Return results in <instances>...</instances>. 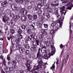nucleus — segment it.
Instances as JSON below:
<instances>
[{"instance_id":"3","label":"nucleus","mask_w":73,"mask_h":73,"mask_svg":"<svg viewBox=\"0 0 73 73\" xmlns=\"http://www.w3.org/2000/svg\"><path fill=\"white\" fill-rule=\"evenodd\" d=\"M34 67H35V70H38L39 68L41 70H43L44 69V66L42 65L41 62H39L38 65L37 66H34Z\"/></svg>"},{"instance_id":"46","label":"nucleus","mask_w":73,"mask_h":73,"mask_svg":"<svg viewBox=\"0 0 73 73\" xmlns=\"http://www.w3.org/2000/svg\"><path fill=\"white\" fill-rule=\"evenodd\" d=\"M39 38H40V39H42L43 38H44V35L43 34H40V36H39Z\"/></svg>"},{"instance_id":"18","label":"nucleus","mask_w":73,"mask_h":73,"mask_svg":"<svg viewBox=\"0 0 73 73\" xmlns=\"http://www.w3.org/2000/svg\"><path fill=\"white\" fill-rule=\"evenodd\" d=\"M27 26V24H23L21 26V28L22 29H25Z\"/></svg>"},{"instance_id":"52","label":"nucleus","mask_w":73,"mask_h":73,"mask_svg":"<svg viewBox=\"0 0 73 73\" xmlns=\"http://www.w3.org/2000/svg\"><path fill=\"white\" fill-rule=\"evenodd\" d=\"M9 54L7 55V59L8 61H9V60H10V59H11V57H10V56H9Z\"/></svg>"},{"instance_id":"17","label":"nucleus","mask_w":73,"mask_h":73,"mask_svg":"<svg viewBox=\"0 0 73 73\" xmlns=\"http://www.w3.org/2000/svg\"><path fill=\"white\" fill-rule=\"evenodd\" d=\"M25 10V8H22L21 9H20L19 10V12L20 14H21L22 15V14L23 13L24 11V10Z\"/></svg>"},{"instance_id":"58","label":"nucleus","mask_w":73,"mask_h":73,"mask_svg":"<svg viewBox=\"0 0 73 73\" xmlns=\"http://www.w3.org/2000/svg\"><path fill=\"white\" fill-rule=\"evenodd\" d=\"M28 9H31V8H32V6L30 5L28 7Z\"/></svg>"},{"instance_id":"30","label":"nucleus","mask_w":73,"mask_h":73,"mask_svg":"<svg viewBox=\"0 0 73 73\" xmlns=\"http://www.w3.org/2000/svg\"><path fill=\"white\" fill-rule=\"evenodd\" d=\"M3 64L5 66L7 65V62L5 61V60L4 58L2 61Z\"/></svg>"},{"instance_id":"20","label":"nucleus","mask_w":73,"mask_h":73,"mask_svg":"<svg viewBox=\"0 0 73 73\" xmlns=\"http://www.w3.org/2000/svg\"><path fill=\"white\" fill-rule=\"evenodd\" d=\"M19 51L20 52L23 53V52H24L25 51V48L23 47H21L19 49Z\"/></svg>"},{"instance_id":"8","label":"nucleus","mask_w":73,"mask_h":73,"mask_svg":"<svg viewBox=\"0 0 73 73\" xmlns=\"http://www.w3.org/2000/svg\"><path fill=\"white\" fill-rule=\"evenodd\" d=\"M32 63V61L31 60H27L26 65L28 67H31V64Z\"/></svg>"},{"instance_id":"62","label":"nucleus","mask_w":73,"mask_h":73,"mask_svg":"<svg viewBox=\"0 0 73 73\" xmlns=\"http://www.w3.org/2000/svg\"><path fill=\"white\" fill-rule=\"evenodd\" d=\"M39 46H40V48H41V47H42L43 45H42V44L41 43H40Z\"/></svg>"},{"instance_id":"45","label":"nucleus","mask_w":73,"mask_h":73,"mask_svg":"<svg viewBox=\"0 0 73 73\" xmlns=\"http://www.w3.org/2000/svg\"><path fill=\"white\" fill-rule=\"evenodd\" d=\"M65 7L64 6H62V7L61 8H60V9L62 10V11H65Z\"/></svg>"},{"instance_id":"13","label":"nucleus","mask_w":73,"mask_h":73,"mask_svg":"<svg viewBox=\"0 0 73 73\" xmlns=\"http://www.w3.org/2000/svg\"><path fill=\"white\" fill-rule=\"evenodd\" d=\"M16 5H17L16 4L12 5L11 6V8L12 9H13V10H16V8H17Z\"/></svg>"},{"instance_id":"38","label":"nucleus","mask_w":73,"mask_h":73,"mask_svg":"<svg viewBox=\"0 0 73 73\" xmlns=\"http://www.w3.org/2000/svg\"><path fill=\"white\" fill-rule=\"evenodd\" d=\"M33 18L34 19H35V20H36V19H37V16L36 15L34 14L33 15Z\"/></svg>"},{"instance_id":"49","label":"nucleus","mask_w":73,"mask_h":73,"mask_svg":"<svg viewBox=\"0 0 73 73\" xmlns=\"http://www.w3.org/2000/svg\"><path fill=\"white\" fill-rule=\"evenodd\" d=\"M33 54H30L28 56V57L29 58H33Z\"/></svg>"},{"instance_id":"24","label":"nucleus","mask_w":73,"mask_h":73,"mask_svg":"<svg viewBox=\"0 0 73 73\" xmlns=\"http://www.w3.org/2000/svg\"><path fill=\"white\" fill-rule=\"evenodd\" d=\"M55 33V31H54L53 29L50 31V35H52V37H53V35Z\"/></svg>"},{"instance_id":"54","label":"nucleus","mask_w":73,"mask_h":73,"mask_svg":"<svg viewBox=\"0 0 73 73\" xmlns=\"http://www.w3.org/2000/svg\"><path fill=\"white\" fill-rule=\"evenodd\" d=\"M9 70L10 72H12L13 70V68L12 67L9 68Z\"/></svg>"},{"instance_id":"29","label":"nucleus","mask_w":73,"mask_h":73,"mask_svg":"<svg viewBox=\"0 0 73 73\" xmlns=\"http://www.w3.org/2000/svg\"><path fill=\"white\" fill-rule=\"evenodd\" d=\"M27 15V11L25 10L22 15Z\"/></svg>"},{"instance_id":"23","label":"nucleus","mask_w":73,"mask_h":73,"mask_svg":"<svg viewBox=\"0 0 73 73\" xmlns=\"http://www.w3.org/2000/svg\"><path fill=\"white\" fill-rule=\"evenodd\" d=\"M21 19L23 21H27V18L25 16H22L21 17Z\"/></svg>"},{"instance_id":"4","label":"nucleus","mask_w":73,"mask_h":73,"mask_svg":"<svg viewBox=\"0 0 73 73\" xmlns=\"http://www.w3.org/2000/svg\"><path fill=\"white\" fill-rule=\"evenodd\" d=\"M54 12H55V15H57V19H59L61 17L60 15V14H58V10L57 8H55L54 9Z\"/></svg>"},{"instance_id":"60","label":"nucleus","mask_w":73,"mask_h":73,"mask_svg":"<svg viewBox=\"0 0 73 73\" xmlns=\"http://www.w3.org/2000/svg\"><path fill=\"white\" fill-rule=\"evenodd\" d=\"M64 46H63L62 44H61L60 45V47L61 49L63 48V47Z\"/></svg>"},{"instance_id":"35","label":"nucleus","mask_w":73,"mask_h":73,"mask_svg":"<svg viewBox=\"0 0 73 73\" xmlns=\"http://www.w3.org/2000/svg\"><path fill=\"white\" fill-rule=\"evenodd\" d=\"M49 4H46V5H44V8L45 9H48V8H49Z\"/></svg>"},{"instance_id":"1","label":"nucleus","mask_w":73,"mask_h":73,"mask_svg":"<svg viewBox=\"0 0 73 73\" xmlns=\"http://www.w3.org/2000/svg\"><path fill=\"white\" fill-rule=\"evenodd\" d=\"M62 21L61 19H59V20L56 21L52 22L51 24V27L53 28L55 27V25H56V27H61L62 25Z\"/></svg>"},{"instance_id":"21","label":"nucleus","mask_w":73,"mask_h":73,"mask_svg":"<svg viewBox=\"0 0 73 73\" xmlns=\"http://www.w3.org/2000/svg\"><path fill=\"white\" fill-rule=\"evenodd\" d=\"M27 16L29 20H32V19H33V16H32V15L30 14H28L27 15Z\"/></svg>"},{"instance_id":"40","label":"nucleus","mask_w":73,"mask_h":73,"mask_svg":"<svg viewBox=\"0 0 73 73\" xmlns=\"http://www.w3.org/2000/svg\"><path fill=\"white\" fill-rule=\"evenodd\" d=\"M2 21L4 23H5L6 21H6V16L3 17Z\"/></svg>"},{"instance_id":"34","label":"nucleus","mask_w":73,"mask_h":73,"mask_svg":"<svg viewBox=\"0 0 73 73\" xmlns=\"http://www.w3.org/2000/svg\"><path fill=\"white\" fill-rule=\"evenodd\" d=\"M30 40L32 42H33V43H34V42H35V38L33 37H31V38H30Z\"/></svg>"},{"instance_id":"53","label":"nucleus","mask_w":73,"mask_h":73,"mask_svg":"<svg viewBox=\"0 0 73 73\" xmlns=\"http://www.w3.org/2000/svg\"><path fill=\"white\" fill-rule=\"evenodd\" d=\"M55 68V66L54 64H53L52 66L50 67V69H54Z\"/></svg>"},{"instance_id":"14","label":"nucleus","mask_w":73,"mask_h":73,"mask_svg":"<svg viewBox=\"0 0 73 73\" xmlns=\"http://www.w3.org/2000/svg\"><path fill=\"white\" fill-rule=\"evenodd\" d=\"M36 43L35 44H34V46H36L37 47V46H38L39 45V41L38 40H35Z\"/></svg>"},{"instance_id":"57","label":"nucleus","mask_w":73,"mask_h":73,"mask_svg":"<svg viewBox=\"0 0 73 73\" xmlns=\"http://www.w3.org/2000/svg\"><path fill=\"white\" fill-rule=\"evenodd\" d=\"M6 1H7V3H9V4H11V3H12V1L9 0H7Z\"/></svg>"},{"instance_id":"51","label":"nucleus","mask_w":73,"mask_h":73,"mask_svg":"<svg viewBox=\"0 0 73 73\" xmlns=\"http://www.w3.org/2000/svg\"><path fill=\"white\" fill-rule=\"evenodd\" d=\"M1 16L3 17H6V15H5V13H2Z\"/></svg>"},{"instance_id":"44","label":"nucleus","mask_w":73,"mask_h":73,"mask_svg":"<svg viewBox=\"0 0 73 73\" xmlns=\"http://www.w3.org/2000/svg\"><path fill=\"white\" fill-rule=\"evenodd\" d=\"M41 7L42 6L41 5V4L40 3L38 4L37 5V7L39 9H40V8H41Z\"/></svg>"},{"instance_id":"31","label":"nucleus","mask_w":73,"mask_h":73,"mask_svg":"<svg viewBox=\"0 0 73 73\" xmlns=\"http://www.w3.org/2000/svg\"><path fill=\"white\" fill-rule=\"evenodd\" d=\"M23 32V31L21 29H19L17 31V33L18 34L20 35Z\"/></svg>"},{"instance_id":"26","label":"nucleus","mask_w":73,"mask_h":73,"mask_svg":"<svg viewBox=\"0 0 73 73\" xmlns=\"http://www.w3.org/2000/svg\"><path fill=\"white\" fill-rule=\"evenodd\" d=\"M35 48L34 46H33V47H31L30 48V50L32 51V52H34L35 50Z\"/></svg>"},{"instance_id":"2","label":"nucleus","mask_w":73,"mask_h":73,"mask_svg":"<svg viewBox=\"0 0 73 73\" xmlns=\"http://www.w3.org/2000/svg\"><path fill=\"white\" fill-rule=\"evenodd\" d=\"M52 42L49 41H46L45 42V44L47 46H49L50 45V47L52 49V53H55L56 51V49L53 46L54 43H52Z\"/></svg>"},{"instance_id":"10","label":"nucleus","mask_w":73,"mask_h":73,"mask_svg":"<svg viewBox=\"0 0 73 73\" xmlns=\"http://www.w3.org/2000/svg\"><path fill=\"white\" fill-rule=\"evenodd\" d=\"M42 55L40 52H37L36 54V58H38L40 60H41V58H42Z\"/></svg>"},{"instance_id":"6","label":"nucleus","mask_w":73,"mask_h":73,"mask_svg":"<svg viewBox=\"0 0 73 73\" xmlns=\"http://www.w3.org/2000/svg\"><path fill=\"white\" fill-rule=\"evenodd\" d=\"M50 55L49 54H47L44 55L43 56V58L44 59H45L46 60H48V58H50Z\"/></svg>"},{"instance_id":"9","label":"nucleus","mask_w":73,"mask_h":73,"mask_svg":"<svg viewBox=\"0 0 73 73\" xmlns=\"http://www.w3.org/2000/svg\"><path fill=\"white\" fill-rule=\"evenodd\" d=\"M8 4V1H5L1 3V6L3 7H5L7 6V4Z\"/></svg>"},{"instance_id":"43","label":"nucleus","mask_w":73,"mask_h":73,"mask_svg":"<svg viewBox=\"0 0 73 73\" xmlns=\"http://www.w3.org/2000/svg\"><path fill=\"white\" fill-rule=\"evenodd\" d=\"M39 9L37 7H35L33 8V9L34 10H35V11H37Z\"/></svg>"},{"instance_id":"28","label":"nucleus","mask_w":73,"mask_h":73,"mask_svg":"<svg viewBox=\"0 0 73 73\" xmlns=\"http://www.w3.org/2000/svg\"><path fill=\"white\" fill-rule=\"evenodd\" d=\"M27 69H26L25 70V72H28L29 71H30V70L31 69V67L27 66Z\"/></svg>"},{"instance_id":"25","label":"nucleus","mask_w":73,"mask_h":73,"mask_svg":"<svg viewBox=\"0 0 73 73\" xmlns=\"http://www.w3.org/2000/svg\"><path fill=\"white\" fill-rule=\"evenodd\" d=\"M10 32L12 34V35H13L15 33V30L13 29H10Z\"/></svg>"},{"instance_id":"56","label":"nucleus","mask_w":73,"mask_h":73,"mask_svg":"<svg viewBox=\"0 0 73 73\" xmlns=\"http://www.w3.org/2000/svg\"><path fill=\"white\" fill-rule=\"evenodd\" d=\"M12 63L13 64H16V63H17V62H16V60H14L12 62Z\"/></svg>"},{"instance_id":"12","label":"nucleus","mask_w":73,"mask_h":73,"mask_svg":"<svg viewBox=\"0 0 73 73\" xmlns=\"http://www.w3.org/2000/svg\"><path fill=\"white\" fill-rule=\"evenodd\" d=\"M46 29H42L41 30V33L44 36H45V35H47L48 33L46 31Z\"/></svg>"},{"instance_id":"27","label":"nucleus","mask_w":73,"mask_h":73,"mask_svg":"<svg viewBox=\"0 0 73 73\" xmlns=\"http://www.w3.org/2000/svg\"><path fill=\"white\" fill-rule=\"evenodd\" d=\"M15 17V19L16 20H18V19L20 18V15H16L15 16V17Z\"/></svg>"},{"instance_id":"37","label":"nucleus","mask_w":73,"mask_h":73,"mask_svg":"<svg viewBox=\"0 0 73 73\" xmlns=\"http://www.w3.org/2000/svg\"><path fill=\"white\" fill-rule=\"evenodd\" d=\"M30 53V51L29 50H27L25 51V54L26 55H28Z\"/></svg>"},{"instance_id":"39","label":"nucleus","mask_w":73,"mask_h":73,"mask_svg":"<svg viewBox=\"0 0 73 73\" xmlns=\"http://www.w3.org/2000/svg\"><path fill=\"white\" fill-rule=\"evenodd\" d=\"M37 13H42V10L40 9H39L37 11Z\"/></svg>"},{"instance_id":"64","label":"nucleus","mask_w":73,"mask_h":73,"mask_svg":"<svg viewBox=\"0 0 73 73\" xmlns=\"http://www.w3.org/2000/svg\"><path fill=\"white\" fill-rule=\"evenodd\" d=\"M19 72H20V73H25V72H24V71H22V70H20V71H19Z\"/></svg>"},{"instance_id":"50","label":"nucleus","mask_w":73,"mask_h":73,"mask_svg":"<svg viewBox=\"0 0 73 73\" xmlns=\"http://www.w3.org/2000/svg\"><path fill=\"white\" fill-rule=\"evenodd\" d=\"M36 68H34V69L31 70V71L29 73H33V72H35V70H36Z\"/></svg>"},{"instance_id":"42","label":"nucleus","mask_w":73,"mask_h":73,"mask_svg":"<svg viewBox=\"0 0 73 73\" xmlns=\"http://www.w3.org/2000/svg\"><path fill=\"white\" fill-rule=\"evenodd\" d=\"M20 41V39H17L15 40V42L16 43V44H19Z\"/></svg>"},{"instance_id":"63","label":"nucleus","mask_w":73,"mask_h":73,"mask_svg":"<svg viewBox=\"0 0 73 73\" xmlns=\"http://www.w3.org/2000/svg\"><path fill=\"white\" fill-rule=\"evenodd\" d=\"M16 2L18 3H20V2L21 0H16Z\"/></svg>"},{"instance_id":"59","label":"nucleus","mask_w":73,"mask_h":73,"mask_svg":"<svg viewBox=\"0 0 73 73\" xmlns=\"http://www.w3.org/2000/svg\"><path fill=\"white\" fill-rule=\"evenodd\" d=\"M14 22H15V21L14 20H11L10 21V23L11 24H13Z\"/></svg>"},{"instance_id":"61","label":"nucleus","mask_w":73,"mask_h":73,"mask_svg":"<svg viewBox=\"0 0 73 73\" xmlns=\"http://www.w3.org/2000/svg\"><path fill=\"white\" fill-rule=\"evenodd\" d=\"M10 38H11V40L12 41V40L13 38V37L11 35H10Z\"/></svg>"},{"instance_id":"7","label":"nucleus","mask_w":73,"mask_h":73,"mask_svg":"<svg viewBox=\"0 0 73 73\" xmlns=\"http://www.w3.org/2000/svg\"><path fill=\"white\" fill-rule=\"evenodd\" d=\"M15 38H17L19 40H21L23 38V35H16L15 36Z\"/></svg>"},{"instance_id":"15","label":"nucleus","mask_w":73,"mask_h":73,"mask_svg":"<svg viewBox=\"0 0 73 73\" xmlns=\"http://www.w3.org/2000/svg\"><path fill=\"white\" fill-rule=\"evenodd\" d=\"M51 5V7L50 8L51 9H56V6L54 4L51 3L50 4Z\"/></svg>"},{"instance_id":"11","label":"nucleus","mask_w":73,"mask_h":73,"mask_svg":"<svg viewBox=\"0 0 73 73\" xmlns=\"http://www.w3.org/2000/svg\"><path fill=\"white\" fill-rule=\"evenodd\" d=\"M46 50V46H43L41 48V51L42 53H45Z\"/></svg>"},{"instance_id":"36","label":"nucleus","mask_w":73,"mask_h":73,"mask_svg":"<svg viewBox=\"0 0 73 73\" xmlns=\"http://www.w3.org/2000/svg\"><path fill=\"white\" fill-rule=\"evenodd\" d=\"M20 56L18 55H16L15 57V60H17V61H18V60H19V59H20Z\"/></svg>"},{"instance_id":"48","label":"nucleus","mask_w":73,"mask_h":73,"mask_svg":"<svg viewBox=\"0 0 73 73\" xmlns=\"http://www.w3.org/2000/svg\"><path fill=\"white\" fill-rule=\"evenodd\" d=\"M35 23H33L31 24V27H33V28H35Z\"/></svg>"},{"instance_id":"19","label":"nucleus","mask_w":73,"mask_h":73,"mask_svg":"<svg viewBox=\"0 0 73 73\" xmlns=\"http://www.w3.org/2000/svg\"><path fill=\"white\" fill-rule=\"evenodd\" d=\"M26 30L27 33H29L30 32H31V27H28L26 28Z\"/></svg>"},{"instance_id":"16","label":"nucleus","mask_w":73,"mask_h":73,"mask_svg":"<svg viewBox=\"0 0 73 73\" xmlns=\"http://www.w3.org/2000/svg\"><path fill=\"white\" fill-rule=\"evenodd\" d=\"M40 1H42L44 3H41L40 4V5L41 7H42V6H44V3H46V0H40Z\"/></svg>"},{"instance_id":"33","label":"nucleus","mask_w":73,"mask_h":73,"mask_svg":"<svg viewBox=\"0 0 73 73\" xmlns=\"http://www.w3.org/2000/svg\"><path fill=\"white\" fill-rule=\"evenodd\" d=\"M71 28H72V25L71 24V23L70 22V34L71 35V33H72V31L71 29Z\"/></svg>"},{"instance_id":"22","label":"nucleus","mask_w":73,"mask_h":73,"mask_svg":"<svg viewBox=\"0 0 73 73\" xmlns=\"http://www.w3.org/2000/svg\"><path fill=\"white\" fill-rule=\"evenodd\" d=\"M15 46H16V49H20V48L21 47H20V46H21L19 44H16Z\"/></svg>"},{"instance_id":"41","label":"nucleus","mask_w":73,"mask_h":73,"mask_svg":"<svg viewBox=\"0 0 73 73\" xmlns=\"http://www.w3.org/2000/svg\"><path fill=\"white\" fill-rule=\"evenodd\" d=\"M44 25L45 28H46V29H48V24H44Z\"/></svg>"},{"instance_id":"32","label":"nucleus","mask_w":73,"mask_h":73,"mask_svg":"<svg viewBox=\"0 0 73 73\" xmlns=\"http://www.w3.org/2000/svg\"><path fill=\"white\" fill-rule=\"evenodd\" d=\"M53 10L52 9L50 8H48L47 9V12H49L50 13H51L53 11Z\"/></svg>"},{"instance_id":"5","label":"nucleus","mask_w":73,"mask_h":73,"mask_svg":"<svg viewBox=\"0 0 73 73\" xmlns=\"http://www.w3.org/2000/svg\"><path fill=\"white\" fill-rule=\"evenodd\" d=\"M21 45L22 46H24L25 48H26V49H28L29 48V46L28 44H27L25 43H24L23 42L21 43Z\"/></svg>"},{"instance_id":"55","label":"nucleus","mask_w":73,"mask_h":73,"mask_svg":"<svg viewBox=\"0 0 73 73\" xmlns=\"http://www.w3.org/2000/svg\"><path fill=\"white\" fill-rule=\"evenodd\" d=\"M46 16L48 18H49L50 17V15L49 14V13H47V14L46 15Z\"/></svg>"},{"instance_id":"47","label":"nucleus","mask_w":73,"mask_h":73,"mask_svg":"<svg viewBox=\"0 0 73 73\" xmlns=\"http://www.w3.org/2000/svg\"><path fill=\"white\" fill-rule=\"evenodd\" d=\"M66 6L71 7L72 6V3H71L70 2L66 5Z\"/></svg>"}]
</instances>
